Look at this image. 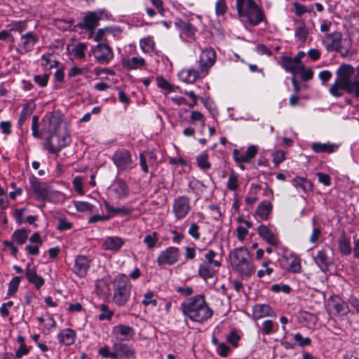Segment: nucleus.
<instances>
[{"label": "nucleus", "mask_w": 359, "mask_h": 359, "mask_svg": "<svg viewBox=\"0 0 359 359\" xmlns=\"http://www.w3.org/2000/svg\"><path fill=\"white\" fill-rule=\"evenodd\" d=\"M180 309L184 316L197 323L205 321L211 318L213 313L203 294H198L182 303Z\"/></svg>", "instance_id": "7ed1b4c3"}, {"label": "nucleus", "mask_w": 359, "mask_h": 359, "mask_svg": "<svg viewBox=\"0 0 359 359\" xmlns=\"http://www.w3.org/2000/svg\"><path fill=\"white\" fill-rule=\"evenodd\" d=\"M25 274L27 280L34 284L36 289L39 290L44 284V278L37 275L36 269L31 267L30 264L27 265Z\"/></svg>", "instance_id": "5701e85b"}, {"label": "nucleus", "mask_w": 359, "mask_h": 359, "mask_svg": "<svg viewBox=\"0 0 359 359\" xmlns=\"http://www.w3.org/2000/svg\"><path fill=\"white\" fill-rule=\"evenodd\" d=\"M92 53L95 60L102 65L108 64L114 57L111 48L105 43H99L92 47Z\"/></svg>", "instance_id": "9d476101"}, {"label": "nucleus", "mask_w": 359, "mask_h": 359, "mask_svg": "<svg viewBox=\"0 0 359 359\" xmlns=\"http://www.w3.org/2000/svg\"><path fill=\"white\" fill-rule=\"evenodd\" d=\"M330 301L337 313L344 315L348 311V304L339 297H332Z\"/></svg>", "instance_id": "7c9ffc66"}, {"label": "nucleus", "mask_w": 359, "mask_h": 359, "mask_svg": "<svg viewBox=\"0 0 359 359\" xmlns=\"http://www.w3.org/2000/svg\"><path fill=\"white\" fill-rule=\"evenodd\" d=\"M111 189L119 198L126 197L129 192L128 186L122 180H116L112 184Z\"/></svg>", "instance_id": "c756f323"}, {"label": "nucleus", "mask_w": 359, "mask_h": 359, "mask_svg": "<svg viewBox=\"0 0 359 359\" xmlns=\"http://www.w3.org/2000/svg\"><path fill=\"white\" fill-rule=\"evenodd\" d=\"M181 252L177 248L168 247L160 252L157 258L158 266L173 265L179 260Z\"/></svg>", "instance_id": "f8f14e48"}, {"label": "nucleus", "mask_w": 359, "mask_h": 359, "mask_svg": "<svg viewBox=\"0 0 359 359\" xmlns=\"http://www.w3.org/2000/svg\"><path fill=\"white\" fill-rule=\"evenodd\" d=\"M294 339L301 347L309 346L311 344V340L309 337H303L299 333L294 335Z\"/></svg>", "instance_id": "3c124183"}, {"label": "nucleus", "mask_w": 359, "mask_h": 359, "mask_svg": "<svg viewBox=\"0 0 359 359\" xmlns=\"http://www.w3.org/2000/svg\"><path fill=\"white\" fill-rule=\"evenodd\" d=\"M175 26L180 32V36L183 41H189L195 40L196 29L187 21L177 20Z\"/></svg>", "instance_id": "4468645a"}, {"label": "nucleus", "mask_w": 359, "mask_h": 359, "mask_svg": "<svg viewBox=\"0 0 359 359\" xmlns=\"http://www.w3.org/2000/svg\"><path fill=\"white\" fill-rule=\"evenodd\" d=\"M314 260L321 271L325 272L328 270L329 266L333 264L331 250L330 248H323L319 250L316 257H314Z\"/></svg>", "instance_id": "2eb2a0df"}, {"label": "nucleus", "mask_w": 359, "mask_h": 359, "mask_svg": "<svg viewBox=\"0 0 359 359\" xmlns=\"http://www.w3.org/2000/svg\"><path fill=\"white\" fill-rule=\"evenodd\" d=\"M227 187L231 191H235L238 188V177L234 172H231L229 177Z\"/></svg>", "instance_id": "4d7b16f0"}, {"label": "nucleus", "mask_w": 359, "mask_h": 359, "mask_svg": "<svg viewBox=\"0 0 359 359\" xmlns=\"http://www.w3.org/2000/svg\"><path fill=\"white\" fill-rule=\"evenodd\" d=\"M294 13L297 16H302L306 13H311L313 11V7H306L304 5H302L298 2H294L293 4Z\"/></svg>", "instance_id": "c03bdc74"}, {"label": "nucleus", "mask_w": 359, "mask_h": 359, "mask_svg": "<svg viewBox=\"0 0 359 359\" xmlns=\"http://www.w3.org/2000/svg\"><path fill=\"white\" fill-rule=\"evenodd\" d=\"M29 183L36 199L39 201L48 200L53 194L50 186L46 182H39L34 176L29 177Z\"/></svg>", "instance_id": "1a4fd4ad"}, {"label": "nucleus", "mask_w": 359, "mask_h": 359, "mask_svg": "<svg viewBox=\"0 0 359 359\" xmlns=\"http://www.w3.org/2000/svg\"><path fill=\"white\" fill-rule=\"evenodd\" d=\"M157 86L163 90L168 92L172 91V86L170 85L168 81L161 76L156 78Z\"/></svg>", "instance_id": "5fc2aeb1"}, {"label": "nucleus", "mask_w": 359, "mask_h": 359, "mask_svg": "<svg viewBox=\"0 0 359 359\" xmlns=\"http://www.w3.org/2000/svg\"><path fill=\"white\" fill-rule=\"evenodd\" d=\"M179 77L185 83H192L198 79H202L205 76L201 74L198 68H188L181 70L179 73Z\"/></svg>", "instance_id": "6ab92c4d"}, {"label": "nucleus", "mask_w": 359, "mask_h": 359, "mask_svg": "<svg viewBox=\"0 0 359 359\" xmlns=\"http://www.w3.org/2000/svg\"><path fill=\"white\" fill-rule=\"evenodd\" d=\"M216 255L217 254L214 250H208V252L205 255V258L206 261L204 262L209 263L210 264H213L215 267L219 268L222 264L220 261L215 259Z\"/></svg>", "instance_id": "a18cd8bd"}, {"label": "nucleus", "mask_w": 359, "mask_h": 359, "mask_svg": "<svg viewBox=\"0 0 359 359\" xmlns=\"http://www.w3.org/2000/svg\"><path fill=\"white\" fill-rule=\"evenodd\" d=\"M39 127V117L37 116H34L32 120V135L36 138H39L41 137Z\"/></svg>", "instance_id": "13d9d810"}, {"label": "nucleus", "mask_w": 359, "mask_h": 359, "mask_svg": "<svg viewBox=\"0 0 359 359\" xmlns=\"http://www.w3.org/2000/svg\"><path fill=\"white\" fill-rule=\"evenodd\" d=\"M49 78H50V74H47V73H44L41 75H35L34 76V81L40 87L44 88L48 85Z\"/></svg>", "instance_id": "09e8293b"}, {"label": "nucleus", "mask_w": 359, "mask_h": 359, "mask_svg": "<svg viewBox=\"0 0 359 359\" xmlns=\"http://www.w3.org/2000/svg\"><path fill=\"white\" fill-rule=\"evenodd\" d=\"M98 353H99V354L100 355H102L104 358H111V359H115L114 351L112 350V351H111L109 347L107 346H104L103 347H101L99 349Z\"/></svg>", "instance_id": "bf43d9fd"}, {"label": "nucleus", "mask_w": 359, "mask_h": 359, "mask_svg": "<svg viewBox=\"0 0 359 359\" xmlns=\"http://www.w3.org/2000/svg\"><path fill=\"white\" fill-rule=\"evenodd\" d=\"M39 36L32 32L22 34L16 48L18 53L25 54L32 51L34 46L39 42Z\"/></svg>", "instance_id": "ddd939ff"}, {"label": "nucleus", "mask_w": 359, "mask_h": 359, "mask_svg": "<svg viewBox=\"0 0 359 359\" xmlns=\"http://www.w3.org/2000/svg\"><path fill=\"white\" fill-rule=\"evenodd\" d=\"M271 290L275 292H283L288 294L291 291V287L288 285L274 284L271 286Z\"/></svg>", "instance_id": "338daca9"}, {"label": "nucleus", "mask_w": 359, "mask_h": 359, "mask_svg": "<svg viewBox=\"0 0 359 359\" xmlns=\"http://www.w3.org/2000/svg\"><path fill=\"white\" fill-rule=\"evenodd\" d=\"M41 60V66L47 70L56 67L59 63L57 60L53 59V55L50 53L43 54Z\"/></svg>", "instance_id": "473e14b6"}, {"label": "nucleus", "mask_w": 359, "mask_h": 359, "mask_svg": "<svg viewBox=\"0 0 359 359\" xmlns=\"http://www.w3.org/2000/svg\"><path fill=\"white\" fill-rule=\"evenodd\" d=\"M236 8L241 18H245L252 25H257L264 20V14L253 0H236Z\"/></svg>", "instance_id": "39448f33"}, {"label": "nucleus", "mask_w": 359, "mask_h": 359, "mask_svg": "<svg viewBox=\"0 0 359 359\" xmlns=\"http://www.w3.org/2000/svg\"><path fill=\"white\" fill-rule=\"evenodd\" d=\"M188 233L191 237H193L196 240L200 238L201 233L199 232V226L196 223L191 224Z\"/></svg>", "instance_id": "0e129e2a"}, {"label": "nucleus", "mask_w": 359, "mask_h": 359, "mask_svg": "<svg viewBox=\"0 0 359 359\" xmlns=\"http://www.w3.org/2000/svg\"><path fill=\"white\" fill-rule=\"evenodd\" d=\"M307 34V30L304 26L297 28L294 32L295 37L302 41L306 40Z\"/></svg>", "instance_id": "e2e57ef3"}, {"label": "nucleus", "mask_w": 359, "mask_h": 359, "mask_svg": "<svg viewBox=\"0 0 359 359\" xmlns=\"http://www.w3.org/2000/svg\"><path fill=\"white\" fill-rule=\"evenodd\" d=\"M272 210V205L270 202L264 201L259 203L258 205L256 214L264 220L268 219L269 214Z\"/></svg>", "instance_id": "2f4dec72"}, {"label": "nucleus", "mask_w": 359, "mask_h": 359, "mask_svg": "<svg viewBox=\"0 0 359 359\" xmlns=\"http://www.w3.org/2000/svg\"><path fill=\"white\" fill-rule=\"evenodd\" d=\"M9 26L10 31H15L22 33L27 28V22L26 20H19L12 22Z\"/></svg>", "instance_id": "a19ab883"}, {"label": "nucleus", "mask_w": 359, "mask_h": 359, "mask_svg": "<svg viewBox=\"0 0 359 359\" xmlns=\"http://www.w3.org/2000/svg\"><path fill=\"white\" fill-rule=\"evenodd\" d=\"M140 48L144 53H151L154 48V41L150 37L140 40Z\"/></svg>", "instance_id": "58836bf2"}, {"label": "nucleus", "mask_w": 359, "mask_h": 359, "mask_svg": "<svg viewBox=\"0 0 359 359\" xmlns=\"http://www.w3.org/2000/svg\"><path fill=\"white\" fill-rule=\"evenodd\" d=\"M355 73L354 68L349 65H342L337 70V78L330 86L329 93L334 97L343 96V90L348 94H354L359 98V80L352 81Z\"/></svg>", "instance_id": "f03ea898"}, {"label": "nucleus", "mask_w": 359, "mask_h": 359, "mask_svg": "<svg viewBox=\"0 0 359 359\" xmlns=\"http://www.w3.org/2000/svg\"><path fill=\"white\" fill-rule=\"evenodd\" d=\"M91 260L85 255H78L74 261V271L80 277H84L90 266Z\"/></svg>", "instance_id": "a211bd4d"}, {"label": "nucleus", "mask_w": 359, "mask_h": 359, "mask_svg": "<svg viewBox=\"0 0 359 359\" xmlns=\"http://www.w3.org/2000/svg\"><path fill=\"white\" fill-rule=\"evenodd\" d=\"M42 131L45 133L44 147L55 154L72 142V137L60 115L46 116L42 119Z\"/></svg>", "instance_id": "f257e3e1"}, {"label": "nucleus", "mask_w": 359, "mask_h": 359, "mask_svg": "<svg viewBox=\"0 0 359 359\" xmlns=\"http://www.w3.org/2000/svg\"><path fill=\"white\" fill-rule=\"evenodd\" d=\"M339 145L335 143L331 142H314L311 145L312 149L316 153H325L330 154L338 150Z\"/></svg>", "instance_id": "393cba45"}, {"label": "nucleus", "mask_w": 359, "mask_h": 359, "mask_svg": "<svg viewBox=\"0 0 359 359\" xmlns=\"http://www.w3.org/2000/svg\"><path fill=\"white\" fill-rule=\"evenodd\" d=\"M122 65L127 70L142 69L146 65V61L141 57H133L123 60Z\"/></svg>", "instance_id": "b1692460"}, {"label": "nucleus", "mask_w": 359, "mask_h": 359, "mask_svg": "<svg viewBox=\"0 0 359 359\" xmlns=\"http://www.w3.org/2000/svg\"><path fill=\"white\" fill-rule=\"evenodd\" d=\"M21 278L20 276H15L12 278L8 284V295L13 296L17 292Z\"/></svg>", "instance_id": "37998d69"}, {"label": "nucleus", "mask_w": 359, "mask_h": 359, "mask_svg": "<svg viewBox=\"0 0 359 359\" xmlns=\"http://www.w3.org/2000/svg\"><path fill=\"white\" fill-rule=\"evenodd\" d=\"M273 330V323L271 320H266L263 323L262 334L268 335Z\"/></svg>", "instance_id": "680f3d73"}, {"label": "nucleus", "mask_w": 359, "mask_h": 359, "mask_svg": "<svg viewBox=\"0 0 359 359\" xmlns=\"http://www.w3.org/2000/svg\"><path fill=\"white\" fill-rule=\"evenodd\" d=\"M13 238L18 244H24L27 239V231L25 229H20L15 231L13 233Z\"/></svg>", "instance_id": "4c0bfd02"}, {"label": "nucleus", "mask_w": 359, "mask_h": 359, "mask_svg": "<svg viewBox=\"0 0 359 359\" xmlns=\"http://www.w3.org/2000/svg\"><path fill=\"white\" fill-rule=\"evenodd\" d=\"M154 293L151 291L147 292L144 294V299L142 301V304L144 306H148L149 304H152L153 306H156L157 301L154 299Z\"/></svg>", "instance_id": "864d4df0"}, {"label": "nucleus", "mask_w": 359, "mask_h": 359, "mask_svg": "<svg viewBox=\"0 0 359 359\" xmlns=\"http://www.w3.org/2000/svg\"><path fill=\"white\" fill-rule=\"evenodd\" d=\"M230 351V348L224 343L218 344L217 353L222 357H226Z\"/></svg>", "instance_id": "774afa93"}, {"label": "nucleus", "mask_w": 359, "mask_h": 359, "mask_svg": "<svg viewBox=\"0 0 359 359\" xmlns=\"http://www.w3.org/2000/svg\"><path fill=\"white\" fill-rule=\"evenodd\" d=\"M116 328L120 334L126 337H132L134 334V330L132 327L121 324L118 325Z\"/></svg>", "instance_id": "8fccbe9b"}, {"label": "nucleus", "mask_w": 359, "mask_h": 359, "mask_svg": "<svg viewBox=\"0 0 359 359\" xmlns=\"http://www.w3.org/2000/svg\"><path fill=\"white\" fill-rule=\"evenodd\" d=\"M226 339L229 343L231 344L234 347H237L241 337L236 333V331H231L227 336Z\"/></svg>", "instance_id": "052dcab7"}, {"label": "nucleus", "mask_w": 359, "mask_h": 359, "mask_svg": "<svg viewBox=\"0 0 359 359\" xmlns=\"http://www.w3.org/2000/svg\"><path fill=\"white\" fill-rule=\"evenodd\" d=\"M227 11L225 0H217L215 4V13L217 16H224Z\"/></svg>", "instance_id": "de8ad7c7"}, {"label": "nucleus", "mask_w": 359, "mask_h": 359, "mask_svg": "<svg viewBox=\"0 0 359 359\" xmlns=\"http://www.w3.org/2000/svg\"><path fill=\"white\" fill-rule=\"evenodd\" d=\"M217 54L215 50L210 47L202 50L198 60V67H197L202 74L206 76L214 66L216 62Z\"/></svg>", "instance_id": "6e6552de"}, {"label": "nucleus", "mask_w": 359, "mask_h": 359, "mask_svg": "<svg viewBox=\"0 0 359 359\" xmlns=\"http://www.w3.org/2000/svg\"><path fill=\"white\" fill-rule=\"evenodd\" d=\"M75 332L72 329H65L57 335L60 343L65 345H71L75 340Z\"/></svg>", "instance_id": "c85d7f7f"}, {"label": "nucleus", "mask_w": 359, "mask_h": 359, "mask_svg": "<svg viewBox=\"0 0 359 359\" xmlns=\"http://www.w3.org/2000/svg\"><path fill=\"white\" fill-rule=\"evenodd\" d=\"M104 15V12L102 11L88 12L83 17L81 27L89 31H93L98 26L99 21L103 19Z\"/></svg>", "instance_id": "dca6fc26"}, {"label": "nucleus", "mask_w": 359, "mask_h": 359, "mask_svg": "<svg viewBox=\"0 0 359 359\" xmlns=\"http://www.w3.org/2000/svg\"><path fill=\"white\" fill-rule=\"evenodd\" d=\"M338 244L339 250L342 254L348 255L351 253L350 241L344 233L340 236L339 239L338 240Z\"/></svg>", "instance_id": "f704fd0d"}, {"label": "nucleus", "mask_w": 359, "mask_h": 359, "mask_svg": "<svg viewBox=\"0 0 359 359\" xmlns=\"http://www.w3.org/2000/svg\"><path fill=\"white\" fill-rule=\"evenodd\" d=\"M115 359L135 358V351L133 347L124 343H114L112 346Z\"/></svg>", "instance_id": "f3484780"}, {"label": "nucleus", "mask_w": 359, "mask_h": 359, "mask_svg": "<svg viewBox=\"0 0 359 359\" xmlns=\"http://www.w3.org/2000/svg\"><path fill=\"white\" fill-rule=\"evenodd\" d=\"M107 210L112 215H128L132 212V210L126 208H113L112 206L106 204Z\"/></svg>", "instance_id": "79ce46f5"}, {"label": "nucleus", "mask_w": 359, "mask_h": 359, "mask_svg": "<svg viewBox=\"0 0 359 359\" xmlns=\"http://www.w3.org/2000/svg\"><path fill=\"white\" fill-rule=\"evenodd\" d=\"M293 184L297 188H300L304 192L312 190L313 184L311 181L303 177H297L293 180Z\"/></svg>", "instance_id": "72a5a7b5"}, {"label": "nucleus", "mask_w": 359, "mask_h": 359, "mask_svg": "<svg viewBox=\"0 0 359 359\" xmlns=\"http://www.w3.org/2000/svg\"><path fill=\"white\" fill-rule=\"evenodd\" d=\"M72 228V224L69 222L65 218L62 217L58 219L57 229L60 231L69 230Z\"/></svg>", "instance_id": "6e6d98bb"}, {"label": "nucleus", "mask_w": 359, "mask_h": 359, "mask_svg": "<svg viewBox=\"0 0 359 359\" xmlns=\"http://www.w3.org/2000/svg\"><path fill=\"white\" fill-rule=\"evenodd\" d=\"M204 117V115L201 112L198 111H191L189 123H195L196 122H200L201 121H203Z\"/></svg>", "instance_id": "69168bd1"}, {"label": "nucleus", "mask_w": 359, "mask_h": 359, "mask_svg": "<svg viewBox=\"0 0 359 359\" xmlns=\"http://www.w3.org/2000/svg\"><path fill=\"white\" fill-rule=\"evenodd\" d=\"M100 314L98 316L100 320H110L114 315V312L109 309L108 306L105 304L100 305Z\"/></svg>", "instance_id": "49530a36"}, {"label": "nucleus", "mask_w": 359, "mask_h": 359, "mask_svg": "<svg viewBox=\"0 0 359 359\" xmlns=\"http://www.w3.org/2000/svg\"><path fill=\"white\" fill-rule=\"evenodd\" d=\"M75 207L76 210L80 212H92L93 205L88 202L78 201L75 203Z\"/></svg>", "instance_id": "603ef678"}, {"label": "nucleus", "mask_w": 359, "mask_h": 359, "mask_svg": "<svg viewBox=\"0 0 359 359\" xmlns=\"http://www.w3.org/2000/svg\"><path fill=\"white\" fill-rule=\"evenodd\" d=\"M132 285L128 277L119 274L115 278V288L113 296L114 302L118 306H123L130 299Z\"/></svg>", "instance_id": "423d86ee"}, {"label": "nucleus", "mask_w": 359, "mask_h": 359, "mask_svg": "<svg viewBox=\"0 0 359 359\" xmlns=\"http://www.w3.org/2000/svg\"><path fill=\"white\" fill-rule=\"evenodd\" d=\"M191 210L190 199L187 196L177 197L172 204V211L177 220L184 219Z\"/></svg>", "instance_id": "9b49d317"}, {"label": "nucleus", "mask_w": 359, "mask_h": 359, "mask_svg": "<svg viewBox=\"0 0 359 359\" xmlns=\"http://www.w3.org/2000/svg\"><path fill=\"white\" fill-rule=\"evenodd\" d=\"M257 233L269 245L276 247L279 244L278 238L267 226L260 225L257 228Z\"/></svg>", "instance_id": "412c9836"}, {"label": "nucleus", "mask_w": 359, "mask_h": 359, "mask_svg": "<svg viewBox=\"0 0 359 359\" xmlns=\"http://www.w3.org/2000/svg\"><path fill=\"white\" fill-rule=\"evenodd\" d=\"M87 46L84 43H79L71 50V54L76 59H83L85 57V50Z\"/></svg>", "instance_id": "e433bc0d"}, {"label": "nucleus", "mask_w": 359, "mask_h": 359, "mask_svg": "<svg viewBox=\"0 0 359 359\" xmlns=\"http://www.w3.org/2000/svg\"><path fill=\"white\" fill-rule=\"evenodd\" d=\"M323 43L327 50L344 52L347 54L351 48V40L343 39L339 32L327 34L323 37Z\"/></svg>", "instance_id": "0eeeda50"}, {"label": "nucleus", "mask_w": 359, "mask_h": 359, "mask_svg": "<svg viewBox=\"0 0 359 359\" xmlns=\"http://www.w3.org/2000/svg\"><path fill=\"white\" fill-rule=\"evenodd\" d=\"M229 259L232 269L242 278H249L254 273L250 254L246 248L239 247L231 251Z\"/></svg>", "instance_id": "20e7f679"}, {"label": "nucleus", "mask_w": 359, "mask_h": 359, "mask_svg": "<svg viewBox=\"0 0 359 359\" xmlns=\"http://www.w3.org/2000/svg\"><path fill=\"white\" fill-rule=\"evenodd\" d=\"M35 107L36 104L32 100H29L24 105L18 119L19 126H21L25 122L27 118L32 114Z\"/></svg>", "instance_id": "cd10ccee"}, {"label": "nucleus", "mask_w": 359, "mask_h": 359, "mask_svg": "<svg viewBox=\"0 0 359 359\" xmlns=\"http://www.w3.org/2000/svg\"><path fill=\"white\" fill-rule=\"evenodd\" d=\"M281 65L285 71L292 74H300V72L304 70L302 64L297 63L292 57L288 56L282 57Z\"/></svg>", "instance_id": "aec40b11"}, {"label": "nucleus", "mask_w": 359, "mask_h": 359, "mask_svg": "<svg viewBox=\"0 0 359 359\" xmlns=\"http://www.w3.org/2000/svg\"><path fill=\"white\" fill-rule=\"evenodd\" d=\"M114 164L121 170L130 169L133 167L132 158H112Z\"/></svg>", "instance_id": "c9c22d12"}, {"label": "nucleus", "mask_w": 359, "mask_h": 359, "mask_svg": "<svg viewBox=\"0 0 359 359\" xmlns=\"http://www.w3.org/2000/svg\"><path fill=\"white\" fill-rule=\"evenodd\" d=\"M273 313L271 308L267 304H257L253 308V318L255 319L271 316Z\"/></svg>", "instance_id": "bb28decb"}, {"label": "nucleus", "mask_w": 359, "mask_h": 359, "mask_svg": "<svg viewBox=\"0 0 359 359\" xmlns=\"http://www.w3.org/2000/svg\"><path fill=\"white\" fill-rule=\"evenodd\" d=\"M125 244V241L118 236H108L102 244V248L106 250L117 252Z\"/></svg>", "instance_id": "4be33fe9"}, {"label": "nucleus", "mask_w": 359, "mask_h": 359, "mask_svg": "<svg viewBox=\"0 0 359 359\" xmlns=\"http://www.w3.org/2000/svg\"><path fill=\"white\" fill-rule=\"evenodd\" d=\"M158 241V233L156 231H152L144 238L143 242L149 249H151L155 247Z\"/></svg>", "instance_id": "ea45409f"}, {"label": "nucleus", "mask_w": 359, "mask_h": 359, "mask_svg": "<svg viewBox=\"0 0 359 359\" xmlns=\"http://www.w3.org/2000/svg\"><path fill=\"white\" fill-rule=\"evenodd\" d=\"M215 267L213 264L203 262L198 268V276L204 280L213 278L217 272Z\"/></svg>", "instance_id": "a878e982"}]
</instances>
